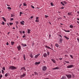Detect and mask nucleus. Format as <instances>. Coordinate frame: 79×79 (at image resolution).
<instances>
[{"label":"nucleus","instance_id":"obj_1","mask_svg":"<svg viewBox=\"0 0 79 79\" xmlns=\"http://www.w3.org/2000/svg\"><path fill=\"white\" fill-rule=\"evenodd\" d=\"M9 69H11V70H13V69H16V68L13 66H10L9 67Z\"/></svg>","mask_w":79,"mask_h":79},{"label":"nucleus","instance_id":"obj_2","mask_svg":"<svg viewBox=\"0 0 79 79\" xmlns=\"http://www.w3.org/2000/svg\"><path fill=\"white\" fill-rule=\"evenodd\" d=\"M65 76H67V77H68V78H69V79H71V74L70 75H65Z\"/></svg>","mask_w":79,"mask_h":79},{"label":"nucleus","instance_id":"obj_3","mask_svg":"<svg viewBox=\"0 0 79 79\" xmlns=\"http://www.w3.org/2000/svg\"><path fill=\"white\" fill-rule=\"evenodd\" d=\"M46 69H47V67L45 66H44L42 67V70L44 71H45Z\"/></svg>","mask_w":79,"mask_h":79},{"label":"nucleus","instance_id":"obj_4","mask_svg":"<svg viewBox=\"0 0 79 79\" xmlns=\"http://www.w3.org/2000/svg\"><path fill=\"white\" fill-rule=\"evenodd\" d=\"M73 65H68L67 67V68H73Z\"/></svg>","mask_w":79,"mask_h":79},{"label":"nucleus","instance_id":"obj_5","mask_svg":"<svg viewBox=\"0 0 79 79\" xmlns=\"http://www.w3.org/2000/svg\"><path fill=\"white\" fill-rule=\"evenodd\" d=\"M26 76V74L25 73H23V75H21L20 76V78H23V77H25V76Z\"/></svg>","mask_w":79,"mask_h":79},{"label":"nucleus","instance_id":"obj_6","mask_svg":"<svg viewBox=\"0 0 79 79\" xmlns=\"http://www.w3.org/2000/svg\"><path fill=\"white\" fill-rule=\"evenodd\" d=\"M17 48L18 49V50H20L21 49V46L19 45V46L17 47Z\"/></svg>","mask_w":79,"mask_h":79},{"label":"nucleus","instance_id":"obj_7","mask_svg":"<svg viewBox=\"0 0 79 79\" xmlns=\"http://www.w3.org/2000/svg\"><path fill=\"white\" fill-rule=\"evenodd\" d=\"M45 47L46 48H48V49H50V50H52V49L50 48V47L47 45L45 46Z\"/></svg>","mask_w":79,"mask_h":79},{"label":"nucleus","instance_id":"obj_8","mask_svg":"<svg viewBox=\"0 0 79 79\" xmlns=\"http://www.w3.org/2000/svg\"><path fill=\"white\" fill-rule=\"evenodd\" d=\"M43 56L44 57H45V58L47 56V54L46 53H44V54Z\"/></svg>","mask_w":79,"mask_h":79},{"label":"nucleus","instance_id":"obj_9","mask_svg":"<svg viewBox=\"0 0 79 79\" xmlns=\"http://www.w3.org/2000/svg\"><path fill=\"white\" fill-rule=\"evenodd\" d=\"M21 70H24L25 71H26V69H25V67H22V68H21Z\"/></svg>","mask_w":79,"mask_h":79},{"label":"nucleus","instance_id":"obj_10","mask_svg":"<svg viewBox=\"0 0 79 79\" xmlns=\"http://www.w3.org/2000/svg\"><path fill=\"white\" fill-rule=\"evenodd\" d=\"M24 21H22V22H20V23L22 25H24Z\"/></svg>","mask_w":79,"mask_h":79},{"label":"nucleus","instance_id":"obj_11","mask_svg":"<svg viewBox=\"0 0 79 79\" xmlns=\"http://www.w3.org/2000/svg\"><path fill=\"white\" fill-rule=\"evenodd\" d=\"M21 45H22V46H23V47H26V46H27V45H26V44H23L22 43L21 44Z\"/></svg>","mask_w":79,"mask_h":79},{"label":"nucleus","instance_id":"obj_12","mask_svg":"<svg viewBox=\"0 0 79 79\" xmlns=\"http://www.w3.org/2000/svg\"><path fill=\"white\" fill-rule=\"evenodd\" d=\"M51 61H52L54 63H56V61L55 60L53 59H51Z\"/></svg>","mask_w":79,"mask_h":79},{"label":"nucleus","instance_id":"obj_13","mask_svg":"<svg viewBox=\"0 0 79 79\" xmlns=\"http://www.w3.org/2000/svg\"><path fill=\"white\" fill-rule=\"evenodd\" d=\"M27 33L28 34H30L31 33V30L30 29H27Z\"/></svg>","mask_w":79,"mask_h":79},{"label":"nucleus","instance_id":"obj_14","mask_svg":"<svg viewBox=\"0 0 79 79\" xmlns=\"http://www.w3.org/2000/svg\"><path fill=\"white\" fill-rule=\"evenodd\" d=\"M72 12H68V15H69V16H71L72 15Z\"/></svg>","mask_w":79,"mask_h":79},{"label":"nucleus","instance_id":"obj_15","mask_svg":"<svg viewBox=\"0 0 79 79\" xmlns=\"http://www.w3.org/2000/svg\"><path fill=\"white\" fill-rule=\"evenodd\" d=\"M63 41V39L62 38H60V40L59 41V42L60 43H62V41Z\"/></svg>","mask_w":79,"mask_h":79},{"label":"nucleus","instance_id":"obj_16","mask_svg":"<svg viewBox=\"0 0 79 79\" xmlns=\"http://www.w3.org/2000/svg\"><path fill=\"white\" fill-rule=\"evenodd\" d=\"M40 62H36L35 63V64H40Z\"/></svg>","mask_w":79,"mask_h":79},{"label":"nucleus","instance_id":"obj_17","mask_svg":"<svg viewBox=\"0 0 79 79\" xmlns=\"http://www.w3.org/2000/svg\"><path fill=\"white\" fill-rule=\"evenodd\" d=\"M23 58L24 59V60H26L25 55L23 54Z\"/></svg>","mask_w":79,"mask_h":79},{"label":"nucleus","instance_id":"obj_18","mask_svg":"<svg viewBox=\"0 0 79 79\" xmlns=\"http://www.w3.org/2000/svg\"><path fill=\"white\" fill-rule=\"evenodd\" d=\"M64 37L65 39H67V40H69V38L68 37H67L66 36H64Z\"/></svg>","mask_w":79,"mask_h":79},{"label":"nucleus","instance_id":"obj_19","mask_svg":"<svg viewBox=\"0 0 79 79\" xmlns=\"http://www.w3.org/2000/svg\"><path fill=\"white\" fill-rule=\"evenodd\" d=\"M30 57H31V58H33V56L32 55V53H31L30 54Z\"/></svg>","mask_w":79,"mask_h":79},{"label":"nucleus","instance_id":"obj_20","mask_svg":"<svg viewBox=\"0 0 79 79\" xmlns=\"http://www.w3.org/2000/svg\"><path fill=\"white\" fill-rule=\"evenodd\" d=\"M11 45H14V44H15V42L14 41H12L11 42Z\"/></svg>","mask_w":79,"mask_h":79},{"label":"nucleus","instance_id":"obj_21","mask_svg":"<svg viewBox=\"0 0 79 79\" xmlns=\"http://www.w3.org/2000/svg\"><path fill=\"white\" fill-rule=\"evenodd\" d=\"M61 79H66V77H63Z\"/></svg>","mask_w":79,"mask_h":79},{"label":"nucleus","instance_id":"obj_22","mask_svg":"<svg viewBox=\"0 0 79 79\" xmlns=\"http://www.w3.org/2000/svg\"><path fill=\"white\" fill-rule=\"evenodd\" d=\"M55 45L56 47H59V45L58 44H55Z\"/></svg>","mask_w":79,"mask_h":79},{"label":"nucleus","instance_id":"obj_23","mask_svg":"<svg viewBox=\"0 0 79 79\" xmlns=\"http://www.w3.org/2000/svg\"><path fill=\"white\" fill-rule=\"evenodd\" d=\"M69 27H70V28H73V25H71Z\"/></svg>","mask_w":79,"mask_h":79},{"label":"nucleus","instance_id":"obj_24","mask_svg":"<svg viewBox=\"0 0 79 79\" xmlns=\"http://www.w3.org/2000/svg\"><path fill=\"white\" fill-rule=\"evenodd\" d=\"M2 19H3V20L5 22H6V19H5V18L3 17H2Z\"/></svg>","mask_w":79,"mask_h":79},{"label":"nucleus","instance_id":"obj_25","mask_svg":"<svg viewBox=\"0 0 79 79\" xmlns=\"http://www.w3.org/2000/svg\"><path fill=\"white\" fill-rule=\"evenodd\" d=\"M1 24H2V25H5V22L2 21V23H1Z\"/></svg>","mask_w":79,"mask_h":79},{"label":"nucleus","instance_id":"obj_26","mask_svg":"<svg viewBox=\"0 0 79 79\" xmlns=\"http://www.w3.org/2000/svg\"><path fill=\"white\" fill-rule=\"evenodd\" d=\"M61 4L63 6H64V4L62 2H61Z\"/></svg>","mask_w":79,"mask_h":79},{"label":"nucleus","instance_id":"obj_27","mask_svg":"<svg viewBox=\"0 0 79 79\" xmlns=\"http://www.w3.org/2000/svg\"><path fill=\"white\" fill-rule=\"evenodd\" d=\"M34 73L35 74V75H38L39 74L38 73H37V72H35Z\"/></svg>","mask_w":79,"mask_h":79},{"label":"nucleus","instance_id":"obj_28","mask_svg":"<svg viewBox=\"0 0 79 79\" xmlns=\"http://www.w3.org/2000/svg\"><path fill=\"white\" fill-rule=\"evenodd\" d=\"M5 77H8V73H6L5 75Z\"/></svg>","mask_w":79,"mask_h":79},{"label":"nucleus","instance_id":"obj_29","mask_svg":"<svg viewBox=\"0 0 79 79\" xmlns=\"http://www.w3.org/2000/svg\"><path fill=\"white\" fill-rule=\"evenodd\" d=\"M7 9H8L9 10H11V8L10 7H7Z\"/></svg>","mask_w":79,"mask_h":79},{"label":"nucleus","instance_id":"obj_30","mask_svg":"<svg viewBox=\"0 0 79 79\" xmlns=\"http://www.w3.org/2000/svg\"><path fill=\"white\" fill-rule=\"evenodd\" d=\"M11 17H15V16L11 14Z\"/></svg>","mask_w":79,"mask_h":79},{"label":"nucleus","instance_id":"obj_31","mask_svg":"<svg viewBox=\"0 0 79 79\" xmlns=\"http://www.w3.org/2000/svg\"><path fill=\"white\" fill-rule=\"evenodd\" d=\"M70 57H71V58H72V59H73V57L72 55H70Z\"/></svg>","mask_w":79,"mask_h":79},{"label":"nucleus","instance_id":"obj_32","mask_svg":"<svg viewBox=\"0 0 79 79\" xmlns=\"http://www.w3.org/2000/svg\"><path fill=\"white\" fill-rule=\"evenodd\" d=\"M65 63H69V61H65Z\"/></svg>","mask_w":79,"mask_h":79},{"label":"nucleus","instance_id":"obj_33","mask_svg":"<svg viewBox=\"0 0 79 79\" xmlns=\"http://www.w3.org/2000/svg\"><path fill=\"white\" fill-rule=\"evenodd\" d=\"M23 6H27V5L25 3H23Z\"/></svg>","mask_w":79,"mask_h":79},{"label":"nucleus","instance_id":"obj_34","mask_svg":"<svg viewBox=\"0 0 79 79\" xmlns=\"http://www.w3.org/2000/svg\"><path fill=\"white\" fill-rule=\"evenodd\" d=\"M37 57H38V56H37V55H35V58H37Z\"/></svg>","mask_w":79,"mask_h":79},{"label":"nucleus","instance_id":"obj_35","mask_svg":"<svg viewBox=\"0 0 79 79\" xmlns=\"http://www.w3.org/2000/svg\"><path fill=\"white\" fill-rule=\"evenodd\" d=\"M35 22H39V20H35Z\"/></svg>","mask_w":79,"mask_h":79},{"label":"nucleus","instance_id":"obj_36","mask_svg":"<svg viewBox=\"0 0 79 79\" xmlns=\"http://www.w3.org/2000/svg\"><path fill=\"white\" fill-rule=\"evenodd\" d=\"M56 69H60V68L58 67H57L56 68Z\"/></svg>","mask_w":79,"mask_h":79},{"label":"nucleus","instance_id":"obj_37","mask_svg":"<svg viewBox=\"0 0 79 79\" xmlns=\"http://www.w3.org/2000/svg\"><path fill=\"white\" fill-rule=\"evenodd\" d=\"M14 19L13 18H11L10 19V21H13V20H14Z\"/></svg>","mask_w":79,"mask_h":79},{"label":"nucleus","instance_id":"obj_38","mask_svg":"<svg viewBox=\"0 0 79 79\" xmlns=\"http://www.w3.org/2000/svg\"><path fill=\"white\" fill-rule=\"evenodd\" d=\"M51 6H53L54 5L53 4V2L51 3Z\"/></svg>","mask_w":79,"mask_h":79},{"label":"nucleus","instance_id":"obj_39","mask_svg":"<svg viewBox=\"0 0 79 79\" xmlns=\"http://www.w3.org/2000/svg\"><path fill=\"white\" fill-rule=\"evenodd\" d=\"M2 74H4V71L3 70H2Z\"/></svg>","mask_w":79,"mask_h":79},{"label":"nucleus","instance_id":"obj_40","mask_svg":"<svg viewBox=\"0 0 79 79\" xmlns=\"http://www.w3.org/2000/svg\"><path fill=\"white\" fill-rule=\"evenodd\" d=\"M13 24V23H9L10 25H12Z\"/></svg>","mask_w":79,"mask_h":79},{"label":"nucleus","instance_id":"obj_41","mask_svg":"<svg viewBox=\"0 0 79 79\" xmlns=\"http://www.w3.org/2000/svg\"><path fill=\"white\" fill-rule=\"evenodd\" d=\"M63 2L64 4H66V3H67V2H66L65 1H64Z\"/></svg>","mask_w":79,"mask_h":79},{"label":"nucleus","instance_id":"obj_42","mask_svg":"<svg viewBox=\"0 0 79 79\" xmlns=\"http://www.w3.org/2000/svg\"><path fill=\"white\" fill-rule=\"evenodd\" d=\"M45 17L46 18H47V17H48V16L45 15Z\"/></svg>","mask_w":79,"mask_h":79},{"label":"nucleus","instance_id":"obj_43","mask_svg":"<svg viewBox=\"0 0 79 79\" xmlns=\"http://www.w3.org/2000/svg\"><path fill=\"white\" fill-rule=\"evenodd\" d=\"M2 69H3V70H4V71H5V67H3Z\"/></svg>","mask_w":79,"mask_h":79},{"label":"nucleus","instance_id":"obj_44","mask_svg":"<svg viewBox=\"0 0 79 79\" xmlns=\"http://www.w3.org/2000/svg\"><path fill=\"white\" fill-rule=\"evenodd\" d=\"M2 77H3L2 75H1L0 76V79H1V78Z\"/></svg>","mask_w":79,"mask_h":79},{"label":"nucleus","instance_id":"obj_45","mask_svg":"<svg viewBox=\"0 0 79 79\" xmlns=\"http://www.w3.org/2000/svg\"><path fill=\"white\" fill-rule=\"evenodd\" d=\"M15 23L17 24H18V21H16L15 22Z\"/></svg>","mask_w":79,"mask_h":79},{"label":"nucleus","instance_id":"obj_46","mask_svg":"<svg viewBox=\"0 0 79 79\" xmlns=\"http://www.w3.org/2000/svg\"><path fill=\"white\" fill-rule=\"evenodd\" d=\"M24 37H26V36H25V34H24V35L23 36V38H24Z\"/></svg>","mask_w":79,"mask_h":79},{"label":"nucleus","instance_id":"obj_47","mask_svg":"<svg viewBox=\"0 0 79 79\" xmlns=\"http://www.w3.org/2000/svg\"><path fill=\"white\" fill-rule=\"evenodd\" d=\"M47 55L48 56L49 55H50V52H47Z\"/></svg>","mask_w":79,"mask_h":79},{"label":"nucleus","instance_id":"obj_48","mask_svg":"<svg viewBox=\"0 0 79 79\" xmlns=\"http://www.w3.org/2000/svg\"><path fill=\"white\" fill-rule=\"evenodd\" d=\"M31 8H33V9H34V6H31Z\"/></svg>","mask_w":79,"mask_h":79},{"label":"nucleus","instance_id":"obj_49","mask_svg":"<svg viewBox=\"0 0 79 79\" xmlns=\"http://www.w3.org/2000/svg\"><path fill=\"white\" fill-rule=\"evenodd\" d=\"M58 19H62V18L61 17H60V18H57Z\"/></svg>","mask_w":79,"mask_h":79},{"label":"nucleus","instance_id":"obj_50","mask_svg":"<svg viewBox=\"0 0 79 79\" xmlns=\"http://www.w3.org/2000/svg\"><path fill=\"white\" fill-rule=\"evenodd\" d=\"M60 9H64V7L62 6L61 8H60Z\"/></svg>","mask_w":79,"mask_h":79},{"label":"nucleus","instance_id":"obj_51","mask_svg":"<svg viewBox=\"0 0 79 79\" xmlns=\"http://www.w3.org/2000/svg\"><path fill=\"white\" fill-rule=\"evenodd\" d=\"M70 32V31L69 30H67V31H66V32Z\"/></svg>","mask_w":79,"mask_h":79},{"label":"nucleus","instance_id":"obj_52","mask_svg":"<svg viewBox=\"0 0 79 79\" xmlns=\"http://www.w3.org/2000/svg\"><path fill=\"white\" fill-rule=\"evenodd\" d=\"M39 19V17H36V20H38Z\"/></svg>","mask_w":79,"mask_h":79},{"label":"nucleus","instance_id":"obj_53","mask_svg":"<svg viewBox=\"0 0 79 79\" xmlns=\"http://www.w3.org/2000/svg\"><path fill=\"white\" fill-rule=\"evenodd\" d=\"M39 55H40V54H38L37 55H36V56H37L38 57L39 56Z\"/></svg>","mask_w":79,"mask_h":79},{"label":"nucleus","instance_id":"obj_54","mask_svg":"<svg viewBox=\"0 0 79 79\" xmlns=\"http://www.w3.org/2000/svg\"><path fill=\"white\" fill-rule=\"evenodd\" d=\"M6 45H9V44H8V42H7V43L6 44Z\"/></svg>","mask_w":79,"mask_h":79},{"label":"nucleus","instance_id":"obj_55","mask_svg":"<svg viewBox=\"0 0 79 79\" xmlns=\"http://www.w3.org/2000/svg\"><path fill=\"white\" fill-rule=\"evenodd\" d=\"M77 40L78 42H79V38H77Z\"/></svg>","mask_w":79,"mask_h":79},{"label":"nucleus","instance_id":"obj_56","mask_svg":"<svg viewBox=\"0 0 79 79\" xmlns=\"http://www.w3.org/2000/svg\"><path fill=\"white\" fill-rule=\"evenodd\" d=\"M22 32L23 34H24V33H25V31H23Z\"/></svg>","mask_w":79,"mask_h":79},{"label":"nucleus","instance_id":"obj_57","mask_svg":"<svg viewBox=\"0 0 79 79\" xmlns=\"http://www.w3.org/2000/svg\"><path fill=\"white\" fill-rule=\"evenodd\" d=\"M59 60H62V58H59Z\"/></svg>","mask_w":79,"mask_h":79},{"label":"nucleus","instance_id":"obj_58","mask_svg":"<svg viewBox=\"0 0 79 79\" xmlns=\"http://www.w3.org/2000/svg\"><path fill=\"white\" fill-rule=\"evenodd\" d=\"M59 36L60 37H61V38H62V36H61V35H59Z\"/></svg>","mask_w":79,"mask_h":79},{"label":"nucleus","instance_id":"obj_59","mask_svg":"<svg viewBox=\"0 0 79 79\" xmlns=\"http://www.w3.org/2000/svg\"><path fill=\"white\" fill-rule=\"evenodd\" d=\"M49 37L50 38L51 37V35H49Z\"/></svg>","mask_w":79,"mask_h":79},{"label":"nucleus","instance_id":"obj_60","mask_svg":"<svg viewBox=\"0 0 79 79\" xmlns=\"http://www.w3.org/2000/svg\"><path fill=\"white\" fill-rule=\"evenodd\" d=\"M21 14H23V13H22V12H20V14L21 15Z\"/></svg>","mask_w":79,"mask_h":79},{"label":"nucleus","instance_id":"obj_61","mask_svg":"<svg viewBox=\"0 0 79 79\" xmlns=\"http://www.w3.org/2000/svg\"><path fill=\"white\" fill-rule=\"evenodd\" d=\"M21 4H20V6H19V7L20 8H21Z\"/></svg>","mask_w":79,"mask_h":79},{"label":"nucleus","instance_id":"obj_62","mask_svg":"<svg viewBox=\"0 0 79 79\" xmlns=\"http://www.w3.org/2000/svg\"><path fill=\"white\" fill-rule=\"evenodd\" d=\"M7 24L8 25V26H9V27H10V25H9V24H8V23H7Z\"/></svg>","mask_w":79,"mask_h":79},{"label":"nucleus","instance_id":"obj_63","mask_svg":"<svg viewBox=\"0 0 79 79\" xmlns=\"http://www.w3.org/2000/svg\"><path fill=\"white\" fill-rule=\"evenodd\" d=\"M19 32H20V33H21V34H22V31H20Z\"/></svg>","mask_w":79,"mask_h":79},{"label":"nucleus","instance_id":"obj_64","mask_svg":"<svg viewBox=\"0 0 79 79\" xmlns=\"http://www.w3.org/2000/svg\"><path fill=\"white\" fill-rule=\"evenodd\" d=\"M31 19L33 18V16H32L31 17Z\"/></svg>","mask_w":79,"mask_h":79}]
</instances>
